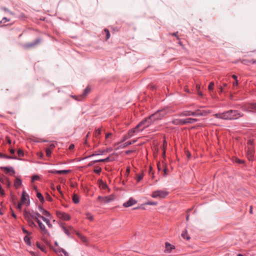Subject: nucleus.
I'll list each match as a JSON object with an SVG mask.
<instances>
[{
	"label": "nucleus",
	"instance_id": "1",
	"mask_svg": "<svg viewBox=\"0 0 256 256\" xmlns=\"http://www.w3.org/2000/svg\"><path fill=\"white\" fill-rule=\"evenodd\" d=\"M244 114L237 110H230L223 113L216 114L214 116L224 120H234L244 116Z\"/></svg>",
	"mask_w": 256,
	"mask_h": 256
},
{
	"label": "nucleus",
	"instance_id": "2",
	"mask_svg": "<svg viewBox=\"0 0 256 256\" xmlns=\"http://www.w3.org/2000/svg\"><path fill=\"white\" fill-rule=\"evenodd\" d=\"M166 111L165 110H158L154 114L151 115V118L154 121L156 122L159 120H161L166 114Z\"/></svg>",
	"mask_w": 256,
	"mask_h": 256
},
{
	"label": "nucleus",
	"instance_id": "3",
	"mask_svg": "<svg viewBox=\"0 0 256 256\" xmlns=\"http://www.w3.org/2000/svg\"><path fill=\"white\" fill-rule=\"evenodd\" d=\"M150 118L151 115L148 118H145L144 120L140 122L138 124V126H139L140 128L143 126V128L141 130H142L148 126L152 124L155 122L154 121L152 118Z\"/></svg>",
	"mask_w": 256,
	"mask_h": 256
},
{
	"label": "nucleus",
	"instance_id": "4",
	"mask_svg": "<svg viewBox=\"0 0 256 256\" xmlns=\"http://www.w3.org/2000/svg\"><path fill=\"white\" fill-rule=\"evenodd\" d=\"M168 192L166 190H158L152 192V196L154 198H162L168 196Z\"/></svg>",
	"mask_w": 256,
	"mask_h": 256
},
{
	"label": "nucleus",
	"instance_id": "5",
	"mask_svg": "<svg viewBox=\"0 0 256 256\" xmlns=\"http://www.w3.org/2000/svg\"><path fill=\"white\" fill-rule=\"evenodd\" d=\"M56 216L59 218L64 220H68L70 219V216L68 214L64 212L60 211L57 212Z\"/></svg>",
	"mask_w": 256,
	"mask_h": 256
},
{
	"label": "nucleus",
	"instance_id": "6",
	"mask_svg": "<svg viewBox=\"0 0 256 256\" xmlns=\"http://www.w3.org/2000/svg\"><path fill=\"white\" fill-rule=\"evenodd\" d=\"M24 216L25 219H28V218L30 220H33V218H36L34 212L33 210H24Z\"/></svg>",
	"mask_w": 256,
	"mask_h": 256
},
{
	"label": "nucleus",
	"instance_id": "7",
	"mask_svg": "<svg viewBox=\"0 0 256 256\" xmlns=\"http://www.w3.org/2000/svg\"><path fill=\"white\" fill-rule=\"evenodd\" d=\"M60 227L62 228L64 233L68 236L74 232L73 228L71 226H66L64 224H61Z\"/></svg>",
	"mask_w": 256,
	"mask_h": 256
},
{
	"label": "nucleus",
	"instance_id": "8",
	"mask_svg": "<svg viewBox=\"0 0 256 256\" xmlns=\"http://www.w3.org/2000/svg\"><path fill=\"white\" fill-rule=\"evenodd\" d=\"M40 230V232L44 236H46L49 234L48 230L46 229L44 225L40 221L38 222Z\"/></svg>",
	"mask_w": 256,
	"mask_h": 256
},
{
	"label": "nucleus",
	"instance_id": "9",
	"mask_svg": "<svg viewBox=\"0 0 256 256\" xmlns=\"http://www.w3.org/2000/svg\"><path fill=\"white\" fill-rule=\"evenodd\" d=\"M140 127L138 126V125H137L134 128L130 130L128 133L127 134L129 137L130 138L132 136H134L135 134L138 132H139L141 131V130L139 129Z\"/></svg>",
	"mask_w": 256,
	"mask_h": 256
},
{
	"label": "nucleus",
	"instance_id": "10",
	"mask_svg": "<svg viewBox=\"0 0 256 256\" xmlns=\"http://www.w3.org/2000/svg\"><path fill=\"white\" fill-rule=\"evenodd\" d=\"M136 200L132 198H130L128 201L123 204V206L124 207H130L136 204Z\"/></svg>",
	"mask_w": 256,
	"mask_h": 256
},
{
	"label": "nucleus",
	"instance_id": "11",
	"mask_svg": "<svg viewBox=\"0 0 256 256\" xmlns=\"http://www.w3.org/2000/svg\"><path fill=\"white\" fill-rule=\"evenodd\" d=\"M254 150L252 148H248L247 152V157L250 160H252L254 154Z\"/></svg>",
	"mask_w": 256,
	"mask_h": 256
},
{
	"label": "nucleus",
	"instance_id": "12",
	"mask_svg": "<svg viewBox=\"0 0 256 256\" xmlns=\"http://www.w3.org/2000/svg\"><path fill=\"white\" fill-rule=\"evenodd\" d=\"M210 112V111H207V110H205L200 111L199 110H197L195 111V116H206Z\"/></svg>",
	"mask_w": 256,
	"mask_h": 256
},
{
	"label": "nucleus",
	"instance_id": "13",
	"mask_svg": "<svg viewBox=\"0 0 256 256\" xmlns=\"http://www.w3.org/2000/svg\"><path fill=\"white\" fill-rule=\"evenodd\" d=\"M55 147V145L54 144H50L48 148H46V155L47 156L50 157L52 154V150Z\"/></svg>",
	"mask_w": 256,
	"mask_h": 256
},
{
	"label": "nucleus",
	"instance_id": "14",
	"mask_svg": "<svg viewBox=\"0 0 256 256\" xmlns=\"http://www.w3.org/2000/svg\"><path fill=\"white\" fill-rule=\"evenodd\" d=\"M114 200V196L110 195L109 196H104L103 198L102 202L104 203H108L113 201Z\"/></svg>",
	"mask_w": 256,
	"mask_h": 256
},
{
	"label": "nucleus",
	"instance_id": "15",
	"mask_svg": "<svg viewBox=\"0 0 256 256\" xmlns=\"http://www.w3.org/2000/svg\"><path fill=\"white\" fill-rule=\"evenodd\" d=\"M180 116H195V112H191V111H184L181 112L180 114Z\"/></svg>",
	"mask_w": 256,
	"mask_h": 256
},
{
	"label": "nucleus",
	"instance_id": "16",
	"mask_svg": "<svg viewBox=\"0 0 256 256\" xmlns=\"http://www.w3.org/2000/svg\"><path fill=\"white\" fill-rule=\"evenodd\" d=\"M198 120L196 118H188L186 119H184V124H194Z\"/></svg>",
	"mask_w": 256,
	"mask_h": 256
},
{
	"label": "nucleus",
	"instance_id": "17",
	"mask_svg": "<svg viewBox=\"0 0 256 256\" xmlns=\"http://www.w3.org/2000/svg\"><path fill=\"white\" fill-rule=\"evenodd\" d=\"M90 92V88H89L88 87H87L84 90V92L83 93V94L82 95V96H79V98H78L77 100H82V98L85 97Z\"/></svg>",
	"mask_w": 256,
	"mask_h": 256
},
{
	"label": "nucleus",
	"instance_id": "18",
	"mask_svg": "<svg viewBox=\"0 0 256 256\" xmlns=\"http://www.w3.org/2000/svg\"><path fill=\"white\" fill-rule=\"evenodd\" d=\"M172 124L176 125H184V120L182 119H176L172 120Z\"/></svg>",
	"mask_w": 256,
	"mask_h": 256
},
{
	"label": "nucleus",
	"instance_id": "19",
	"mask_svg": "<svg viewBox=\"0 0 256 256\" xmlns=\"http://www.w3.org/2000/svg\"><path fill=\"white\" fill-rule=\"evenodd\" d=\"M40 42V40H36L34 42H30V43H28V44H26L25 46L26 48H30L34 47L35 46H36Z\"/></svg>",
	"mask_w": 256,
	"mask_h": 256
},
{
	"label": "nucleus",
	"instance_id": "20",
	"mask_svg": "<svg viewBox=\"0 0 256 256\" xmlns=\"http://www.w3.org/2000/svg\"><path fill=\"white\" fill-rule=\"evenodd\" d=\"M28 198V195L24 191L22 192V196L21 198L22 203L24 204Z\"/></svg>",
	"mask_w": 256,
	"mask_h": 256
},
{
	"label": "nucleus",
	"instance_id": "21",
	"mask_svg": "<svg viewBox=\"0 0 256 256\" xmlns=\"http://www.w3.org/2000/svg\"><path fill=\"white\" fill-rule=\"evenodd\" d=\"M0 169L4 171H6L7 172H12V174H14V171L12 168H8L6 166H2L0 167Z\"/></svg>",
	"mask_w": 256,
	"mask_h": 256
},
{
	"label": "nucleus",
	"instance_id": "22",
	"mask_svg": "<svg viewBox=\"0 0 256 256\" xmlns=\"http://www.w3.org/2000/svg\"><path fill=\"white\" fill-rule=\"evenodd\" d=\"M136 141H137L136 140H133L132 141L127 142H125L124 144H123L120 145V147L121 148H124L129 145L134 144Z\"/></svg>",
	"mask_w": 256,
	"mask_h": 256
},
{
	"label": "nucleus",
	"instance_id": "23",
	"mask_svg": "<svg viewBox=\"0 0 256 256\" xmlns=\"http://www.w3.org/2000/svg\"><path fill=\"white\" fill-rule=\"evenodd\" d=\"M70 172V170H54V171H50V172L54 174H66Z\"/></svg>",
	"mask_w": 256,
	"mask_h": 256
},
{
	"label": "nucleus",
	"instance_id": "24",
	"mask_svg": "<svg viewBox=\"0 0 256 256\" xmlns=\"http://www.w3.org/2000/svg\"><path fill=\"white\" fill-rule=\"evenodd\" d=\"M25 220H26V222L32 228L36 226V224H35V223L33 220H30V219H28H28H25Z\"/></svg>",
	"mask_w": 256,
	"mask_h": 256
},
{
	"label": "nucleus",
	"instance_id": "25",
	"mask_svg": "<svg viewBox=\"0 0 256 256\" xmlns=\"http://www.w3.org/2000/svg\"><path fill=\"white\" fill-rule=\"evenodd\" d=\"M39 210L42 212V214L46 216H49L50 215L49 212H48L47 210H44L42 207H39Z\"/></svg>",
	"mask_w": 256,
	"mask_h": 256
},
{
	"label": "nucleus",
	"instance_id": "26",
	"mask_svg": "<svg viewBox=\"0 0 256 256\" xmlns=\"http://www.w3.org/2000/svg\"><path fill=\"white\" fill-rule=\"evenodd\" d=\"M242 64H248L250 63L254 64V63L256 62V60H243L242 61Z\"/></svg>",
	"mask_w": 256,
	"mask_h": 256
},
{
	"label": "nucleus",
	"instance_id": "27",
	"mask_svg": "<svg viewBox=\"0 0 256 256\" xmlns=\"http://www.w3.org/2000/svg\"><path fill=\"white\" fill-rule=\"evenodd\" d=\"M100 187L104 190H106L108 188L107 184L102 180L100 182Z\"/></svg>",
	"mask_w": 256,
	"mask_h": 256
},
{
	"label": "nucleus",
	"instance_id": "28",
	"mask_svg": "<svg viewBox=\"0 0 256 256\" xmlns=\"http://www.w3.org/2000/svg\"><path fill=\"white\" fill-rule=\"evenodd\" d=\"M72 200L75 204H78L79 202L78 196L76 194H74L72 196Z\"/></svg>",
	"mask_w": 256,
	"mask_h": 256
},
{
	"label": "nucleus",
	"instance_id": "29",
	"mask_svg": "<svg viewBox=\"0 0 256 256\" xmlns=\"http://www.w3.org/2000/svg\"><path fill=\"white\" fill-rule=\"evenodd\" d=\"M22 184V181L20 179L17 178H16L15 182H14V186L16 187V188H18Z\"/></svg>",
	"mask_w": 256,
	"mask_h": 256
},
{
	"label": "nucleus",
	"instance_id": "30",
	"mask_svg": "<svg viewBox=\"0 0 256 256\" xmlns=\"http://www.w3.org/2000/svg\"><path fill=\"white\" fill-rule=\"evenodd\" d=\"M182 236L187 240H189L190 239V237L188 235L186 230H185L182 234Z\"/></svg>",
	"mask_w": 256,
	"mask_h": 256
},
{
	"label": "nucleus",
	"instance_id": "31",
	"mask_svg": "<svg viewBox=\"0 0 256 256\" xmlns=\"http://www.w3.org/2000/svg\"><path fill=\"white\" fill-rule=\"evenodd\" d=\"M143 178L142 173H138L136 175V180L138 182H139Z\"/></svg>",
	"mask_w": 256,
	"mask_h": 256
},
{
	"label": "nucleus",
	"instance_id": "32",
	"mask_svg": "<svg viewBox=\"0 0 256 256\" xmlns=\"http://www.w3.org/2000/svg\"><path fill=\"white\" fill-rule=\"evenodd\" d=\"M86 218L88 220H90V221H92L93 220L94 217H93V216L90 213L86 212Z\"/></svg>",
	"mask_w": 256,
	"mask_h": 256
},
{
	"label": "nucleus",
	"instance_id": "33",
	"mask_svg": "<svg viewBox=\"0 0 256 256\" xmlns=\"http://www.w3.org/2000/svg\"><path fill=\"white\" fill-rule=\"evenodd\" d=\"M100 134V130L99 128L96 130V132H94V136L96 138H98Z\"/></svg>",
	"mask_w": 256,
	"mask_h": 256
},
{
	"label": "nucleus",
	"instance_id": "34",
	"mask_svg": "<svg viewBox=\"0 0 256 256\" xmlns=\"http://www.w3.org/2000/svg\"><path fill=\"white\" fill-rule=\"evenodd\" d=\"M36 196L41 202H43L44 201V198L40 193L38 192Z\"/></svg>",
	"mask_w": 256,
	"mask_h": 256
},
{
	"label": "nucleus",
	"instance_id": "35",
	"mask_svg": "<svg viewBox=\"0 0 256 256\" xmlns=\"http://www.w3.org/2000/svg\"><path fill=\"white\" fill-rule=\"evenodd\" d=\"M166 250L167 251H168V252H170V250H172V248L171 244H170L167 243V242L166 243Z\"/></svg>",
	"mask_w": 256,
	"mask_h": 256
},
{
	"label": "nucleus",
	"instance_id": "36",
	"mask_svg": "<svg viewBox=\"0 0 256 256\" xmlns=\"http://www.w3.org/2000/svg\"><path fill=\"white\" fill-rule=\"evenodd\" d=\"M104 32H106V40H108L110 37V32L109 30L106 29V28H105L104 30Z\"/></svg>",
	"mask_w": 256,
	"mask_h": 256
},
{
	"label": "nucleus",
	"instance_id": "37",
	"mask_svg": "<svg viewBox=\"0 0 256 256\" xmlns=\"http://www.w3.org/2000/svg\"><path fill=\"white\" fill-rule=\"evenodd\" d=\"M214 82H210L209 84V86H208V90L210 91L214 89Z\"/></svg>",
	"mask_w": 256,
	"mask_h": 256
},
{
	"label": "nucleus",
	"instance_id": "38",
	"mask_svg": "<svg viewBox=\"0 0 256 256\" xmlns=\"http://www.w3.org/2000/svg\"><path fill=\"white\" fill-rule=\"evenodd\" d=\"M250 108L256 111V103L251 104L250 106Z\"/></svg>",
	"mask_w": 256,
	"mask_h": 256
},
{
	"label": "nucleus",
	"instance_id": "39",
	"mask_svg": "<svg viewBox=\"0 0 256 256\" xmlns=\"http://www.w3.org/2000/svg\"><path fill=\"white\" fill-rule=\"evenodd\" d=\"M102 171V168L100 167L96 166L94 170V172L96 174H100Z\"/></svg>",
	"mask_w": 256,
	"mask_h": 256
},
{
	"label": "nucleus",
	"instance_id": "40",
	"mask_svg": "<svg viewBox=\"0 0 256 256\" xmlns=\"http://www.w3.org/2000/svg\"><path fill=\"white\" fill-rule=\"evenodd\" d=\"M24 240L28 244H30V238L28 236H26L24 238Z\"/></svg>",
	"mask_w": 256,
	"mask_h": 256
},
{
	"label": "nucleus",
	"instance_id": "41",
	"mask_svg": "<svg viewBox=\"0 0 256 256\" xmlns=\"http://www.w3.org/2000/svg\"><path fill=\"white\" fill-rule=\"evenodd\" d=\"M18 156L20 157L24 155V152L21 150H18Z\"/></svg>",
	"mask_w": 256,
	"mask_h": 256
},
{
	"label": "nucleus",
	"instance_id": "42",
	"mask_svg": "<svg viewBox=\"0 0 256 256\" xmlns=\"http://www.w3.org/2000/svg\"><path fill=\"white\" fill-rule=\"evenodd\" d=\"M60 252H62L63 254H61L62 256H68V253L64 250L62 249Z\"/></svg>",
	"mask_w": 256,
	"mask_h": 256
},
{
	"label": "nucleus",
	"instance_id": "43",
	"mask_svg": "<svg viewBox=\"0 0 256 256\" xmlns=\"http://www.w3.org/2000/svg\"><path fill=\"white\" fill-rule=\"evenodd\" d=\"M2 158H7V159L16 158L15 157H12L10 156H8L5 155V154H2Z\"/></svg>",
	"mask_w": 256,
	"mask_h": 256
},
{
	"label": "nucleus",
	"instance_id": "44",
	"mask_svg": "<svg viewBox=\"0 0 256 256\" xmlns=\"http://www.w3.org/2000/svg\"><path fill=\"white\" fill-rule=\"evenodd\" d=\"M146 204L148 205H156L157 204V202H148L146 203Z\"/></svg>",
	"mask_w": 256,
	"mask_h": 256
},
{
	"label": "nucleus",
	"instance_id": "45",
	"mask_svg": "<svg viewBox=\"0 0 256 256\" xmlns=\"http://www.w3.org/2000/svg\"><path fill=\"white\" fill-rule=\"evenodd\" d=\"M38 176H34L32 177V182H34L38 179Z\"/></svg>",
	"mask_w": 256,
	"mask_h": 256
},
{
	"label": "nucleus",
	"instance_id": "46",
	"mask_svg": "<svg viewBox=\"0 0 256 256\" xmlns=\"http://www.w3.org/2000/svg\"><path fill=\"white\" fill-rule=\"evenodd\" d=\"M23 204L22 203V202L18 204V206H16V208L18 209L19 210H20L22 208V206Z\"/></svg>",
	"mask_w": 256,
	"mask_h": 256
},
{
	"label": "nucleus",
	"instance_id": "47",
	"mask_svg": "<svg viewBox=\"0 0 256 256\" xmlns=\"http://www.w3.org/2000/svg\"><path fill=\"white\" fill-rule=\"evenodd\" d=\"M56 188H57L60 194L62 196L63 194H62V192L60 190V186H57Z\"/></svg>",
	"mask_w": 256,
	"mask_h": 256
},
{
	"label": "nucleus",
	"instance_id": "48",
	"mask_svg": "<svg viewBox=\"0 0 256 256\" xmlns=\"http://www.w3.org/2000/svg\"><path fill=\"white\" fill-rule=\"evenodd\" d=\"M130 138L129 137V136H128V134H126L124 136V138H123V141H125L126 140Z\"/></svg>",
	"mask_w": 256,
	"mask_h": 256
},
{
	"label": "nucleus",
	"instance_id": "49",
	"mask_svg": "<svg viewBox=\"0 0 256 256\" xmlns=\"http://www.w3.org/2000/svg\"><path fill=\"white\" fill-rule=\"evenodd\" d=\"M0 194L2 195V196H4V190L2 188L1 186H0Z\"/></svg>",
	"mask_w": 256,
	"mask_h": 256
},
{
	"label": "nucleus",
	"instance_id": "50",
	"mask_svg": "<svg viewBox=\"0 0 256 256\" xmlns=\"http://www.w3.org/2000/svg\"><path fill=\"white\" fill-rule=\"evenodd\" d=\"M34 214H35V216L36 217L38 218H40L41 217L42 215L40 214H38V212H34Z\"/></svg>",
	"mask_w": 256,
	"mask_h": 256
},
{
	"label": "nucleus",
	"instance_id": "51",
	"mask_svg": "<svg viewBox=\"0 0 256 256\" xmlns=\"http://www.w3.org/2000/svg\"><path fill=\"white\" fill-rule=\"evenodd\" d=\"M6 140L7 142H8V144H12V141H11V140H10V138H9V137L6 136Z\"/></svg>",
	"mask_w": 256,
	"mask_h": 256
},
{
	"label": "nucleus",
	"instance_id": "52",
	"mask_svg": "<svg viewBox=\"0 0 256 256\" xmlns=\"http://www.w3.org/2000/svg\"><path fill=\"white\" fill-rule=\"evenodd\" d=\"M110 161V158L108 157L104 159H102V162H108Z\"/></svg>",
	"mask_w": 256,
	"mask_h": 256
},
{
	"label": "nucleus",
	"instance_id": "53",
	"mask_svg": "<svg viewBox=\"0 0 256 256\" xmlns=\"http://www.w3.org/2000/svg\"><path fill=\"white\" fill-rule=\"evenodd\" d=\"M96 164V162L95 160H94V161H92L91 162H90L88 164V166H92V165H93L94 164Z\"/></svg>",
	"mask_w": 256,
	"mask_h": 256
},
{
	"label": "nucleus",
	"instance_id": "54",
	"mask_svg": "<svg viewBox=\"0 0 256 256\" xmlns=\"http://www.w3.org/2000/svg\"><path fill=\"white\" fill-rule=\"evenodd\" d=\"M103 198H104V197H102V196H98V200L102 202V200H103Z\"/></svg>",
	"mask_w": 256,
	"mask_h": 256
},
{
	"label": "nucleus",
	"instance_id": "55",
	"mask_svg": "<svg viewBox=\"0 0 256 256\" xmlns=\"http://www.w3.org/2000/svg\"><path fill=\"white\" fill-rule=\"evenodd\" d=\"M112 135V133H108L106 134V138H108Z\"/></svg>",
	"mask_w": 256,
	"mask_h": 256
},
{
	"label": "nucleus",
	"instance_id": "56",
	"mask_svg": "<svg viewBox=\"0 0 256 256\" xmlns=\"http://www.w3.org/2000/svg\"><path fill=\"white\" fill-rule=\"evenodd\" d=\"M40 218L43 221H44V222H46V220H48V218H46L45 217H44V216H42Z\"/></svg>",
	"mask_w": 256,
	"mask_h": 256
},
{
	"label": "nucleus",
	"instance_id": "57",
	"mask_svg": "<svg viewBox=\"0 0 256 256\" xmlns=\"http://www.w3.org/2000/svg\"><path fill=\"white\" fill-rule=\"evenodd\" d=\"M40 218L43 221H44V222H46V220H48V218H46L45 217H44V216H42Z\"/></svg>",
	"mask_w": 256,
	"mask_h": 256
},
{
	"label": "nucleus",
	"instance_id": "58",
	"mask_svg": "<svg viewBox=\"0 0 256 256\" xmlns=\"http://www.w3.org/2000/svg\"><path fill=\"white\" fill-rule=\"evenodd\" d=\"M74 144H70V146H69V149H70V150H72L74 149Z\"/></svg>",
	"mask_w": 256,
	"mask_h": 256
},
{
	"label": "nucleus",
	"instance_id": "59",
	"mask_svg": "<svg viewBox=\"0 0 256 256\" xmlns=\"http://www.w3.org/2000/svg\"><path fill=\"white\" fill-rule=\"evenodd\" d=\"M46 199L49 200V201H52V198L49 195H48L47 197H46Z\"/></svg>",
	"mask_w": 256,
	"mask_h": 256
},
{
	"label": "nucleus",
	"instance_id": "60",
	"mask_svg": "<svg viewBox=\"0 0 256 256\" xmlns=\"http://www.w3.org/2000/svg\"><path fill=\"white\" fill-rule=\"evenodd\" d=\"M238 84V81L237 80H236V82L233 84V86H237Z\"/></svg>",
	"mask_w": 256,
	"mask_h": 256
},
{
	"label": "nucleus",
	"instance_id": "61",
	"mask_svg": "<svg viewBox=\"0 0 256 256\" xmlns=\"http://www.w3.org/2000/svg\"><path fill=\"white\" fill-rule=\"evenodd\" d=\"M236 162H238V163H239V164H242V163H243V162H244V161H243V160H239V159H238V160H236Z\"/></svg>",
	"mask_w": 256,
	"mask_h": 256
},
{
	"label": "nucleus",
	"instance_id": "62",
	"mask_svg": "<svg viewBox=\"0 0 256 256\" xmlns=\"http://www.w3.org/2000/svg\"><path fill=\"white\" fill-rule=\"evenodd\" d=\"M14 152H15V151L14 149H10V152L11 154H14Z\"/></svg>",
	"mask_w": 256,
	"mask_h": 256
},
{
	"label": "nucleus",
	"instance_id": "63",
	"mask_svg": "<svg viewBox=\"0 0 256 256\" xmlns=\"http://www.w3.org/2000/svg\"><path fill=\"white\" fill-rule=\"evenodd\" d=\"M219 88H220V93L222 92L223 91L222 87V86H220Z\"/></svg>",
	"mask_w": 256,
	"mask_h": 256
},
{
	"label": "nucleus",
	"instance_id": "64",
	"mask_svg": "<svg viewBox=\"0 0 256 256\" xmlns=\"http://www.w3.org/2000/svg\"><path fill=\"white\" fill-rule=\"evenodd\" d=\"M33 220H35L37 223L38 222L40 221V220H39L36 217V218H33Z\"/></svg>",
	"mask_w": 256,
	"mask_h": 256
}]
</instances>
